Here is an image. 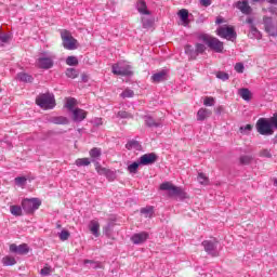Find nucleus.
<instances>
[{
  "label": "nucleus",
  "instance_id": "nucleus-33",
  "mask_svg": "<svg viewBox=\"0 0 277 277\" xmlns=\"http://www.w3.org/2000/svg\"><path fill=\"white\" fill-rule=\"evenodd\" d=\"M75 105H77V100L75 97L67 98L65 107H67L69 111H75Z\"/></svg>",
  "mask_w": 277,
  "mask_h": 277
},
{
  "label": "nucleus",
  "instance_id": "nucleus-24",
  "mask_svg": "<svg viewBox=\"0 0 277 277\" xmlns=\"http://www.w3.org/2000/svg\"><path fill=\"white\" fill-rule=\"evenodd\" d=\"M238 94L243 101H252V92L248 88L238 90Z\"/></svg>",
  "mask_w": 277,
  "mask_h": 277
},
{
  "label": "nucleus",
  "instance_id": "nucleus-11",
  "mask_svg": "<svg viewBox=\"0 0 277 277\" xmlns=\"http://www.w3.org/2000/svg\"><path fill=\"white\" fill-rule=\"evenodd\" d=\"M157 159L158 156L155 153L144 154L140 157L138 163H141V166H153V163H155Z\"/></svg>",
  "mask_w": 277,
  "mask_h": 277
},
{
  "label": "nucleus",
  "instance_id": "nucleus-54",
  "mask_svg": "<svg viewBox=\"0 0 277 277\" xmlns=\"http://www.w3.org/2000/svg\"><path fill=\"white\" fill-rule=\"evenodd\" d=\"M240 130L250 133L252 131V124H247L245 128L241 127Z\"/></svg>",
  "mask_w": 277,
  "mask_h": 277
},
{
  "label": "nucleus",
  "instance_id": "nucleus-3",
  "mask_svg": "<svg viewBox=\"0 0 277 277\" xmlns=\"http://www.w3.org/2000/svg\"><path fill=\"white\" fill-rule=\"evenodd\" d=\"M36 105L41 109H53L55 107V96L51 93H42L36 97Z\"/></svg>",
  "mask_w": 277,
  "mask_h": 277
},
{
  "label": "nucleus",
  "instance_id": "nucleus-61",
  "mask_svg": "<svg viewBox=\"0 0 277 277\" xmlns=\"http://www.w3.org/2000/svg\"><path fill=\"white\" fill-rule=\"evenodd\" d=\"M261 1H265V0H252L253 3H259Z\"/></svg>",
  "mask_w": 277,
  "mask_h": 277
},
{
  "label": "nucleus",
  "instance_id": "nucleus-34",
  "mask_svg": "<svg viewBox=\"0 0 277 277\" xmlns=\"http://www.w3.org/2000/svg\"><path fill=\"white\" fill-rule=\"evenodd\" d=\"M140 166H142V163H140V161H135L128 166V171L130 174H137V168H140Z\"/></svg>",
  "mask_w": 277,
  "mask_h": 277
},
{
  "label": "nucleus",
  "instance_id": "nucleus-37",
  "mask_svg": "<svg viewBox=\"0 0 277 277\" xmlns=\"http://www.w3.org/2000/svg\"><path fill=\"white\" fill-rule=\"evenodd\" d=\"M121 98H133L135 96V92L131 89H126L121 94Z\"/></svg>",
  "mask_w": 277,
  "mask_h": 277
},
{
  "label": "nucleus",
  "instance_id": "nucleus-25",
  "mask_svg": "<svg viewBox=\"0 0 277 277\" xmlns=\"http://www.w3.org/2000/svg\"><path fill=\"white\" fill-rule=\"evenodd\" d=\"M126 148L127 150H141L142 149V145H140V142L135 141V140H131L128 141V143L126 144Z\"/></svg>",
  "mask_w": 277,
  "mask_h": 277
},
{
  "label": "nucleus",
  "instance_id": "nucleus-28",
  "mask_svg": "<svg viewBox=\"0 0 277 277\" xmlns=\"http://www.w3.org/2000/svg\"><path fill=\"white\" fill-rule=\"evenodd\" d=\"M2 265L5 267L16 265V259H14V256L6 255L2 259Z\"/></svg>",
  "mask_w": 277,
  "mask_h": 277
},
{
  "label": "nucleus",
  "instance_id": "nucleus-64",
  "mask_svg": "<svg viewBox=\"0 0 277 277\" xmlns=\"http://www.w3.org/2000/svg\"><path fill=\"white\" fill-rule=\"evenodd\" d=\"M272 36H276L275 34H272Z\"/></svg>",
  "mask_w": 277,
  "mask_h": 277
},
{
  "label": "nucleus",
  "instance_id": "nucleus-5",
  "mask_svg": "<svg viewBox=\"0 0 277 277\" xmlns=\"http://www.w3.org/2000/svg\"><path fill=\"white\" fill-rule=\"evenodd\" d=\"M255 129L260 135H274L272 119L260 118L255 123Z\"/></svg>",
  "mask_w": 277,
  "mask_h": 277
},
{
  "label": "nucleus",
  "instance_id": "nucleus-56",
  "mask_svg": "<svg viewBox=\"0 0 277 277\" xmlns=\"http://www.w3.org/2000/svg\"><path fill=\"white\" fill-rule=\"evenodd\" d=\"M222 111H224V108L222 106H219L216 109H215V114L220 115L222 114Z\"/></svg>",
  "mask_w": 277,
  "mask_h": 277
},
{
  "label": "nucleus",
  "instance_id": "nucleus-36",
  "mask_svg": "<svg viewBox=\"0 0 277 277\" xmlns=\"http://www.w3.org/2000/svg\"><path fill=\"white\" fill-rule=\"evenodd\" d=\"M67 66H79V60L77 56H68L66 58Z\"/></svg>",
  "mask_w": 277,
  "mask_h": 277
},
{
  "label": "nucleus",
  "instance_id": "nucleus-50",
  "mask_svg": "<svg viewBox=\"0 0 277 277\" xmlns=\"http://www.w3.org/2000/svg\"><path fill=\"white\" fill-rule=\"evenodd\" d=\"M245 68H246V67L242 65V63H237V64L235 65V70H236V72L241 74V72H243Z\"/></svg>",
  "mask_w": 277,
  "mask_h": 277
},
{
  "label": "nucleus",
  "instance_id": "nucleus-7",
  "mask_svg": "<svg viewBox=\"0 0 277 277\" xmlns=\"http://www.w3.org/2000/svg\"><path fill=\"white\" fill-rule=\"evenodd\" d=\"M220 245V241L217 239H212V240H203L201 242V246L205 249V252L209 254L210 256H220V251H217V246Z\"/></svg>",
  "mask_w": 277,
  "mask_h": 277
},
{
  "label": "nucleus",
  "instance_id": "nucleus-27",
  "mask_svg": "<svg viewBox=\"0 0 277 277\" xmlns=\"http://www.w3.org/2000/svg\"><path fill=\"white\" fill-rule=\"evenodd\" d=\"M95 170L98 174L103 175V176H114V172L109 169L103 168L101 167L98 163L95 167Z\"/></svg>",
  "mask_w": 277,
  "mask_h": 277
},
{
  "label": "nucleus",
  "instance_id": "nucleus-31",
  "mask_svg": "<svg viewBox=\"0 0 277 277\" xmlns=\"http://www.w3.org/2000/svg\"><path fill=\"white\" fill-rule=\"evenodd\" d=\"M141 213L145 215V217H151L153 213H155V208L153 206H148L146 208L141 209Z\"/></svg>",
  "mask_w": 277,
  "mask_h": 277
},
{
  "label": "nucleus",
  "instance_id": "nucleus-9",
  "mask_svg": "<svg viewBox=\"0 0 277 277\" xmlns=\"http://www.w3.org/2000/svg\"><path fill=\"white\" fill-rule=\"evenodd\" d=\"M217 36L221 38H226V40H237V32L235 31V28L233 27H221L217 29Z\"/></svg>",
  "mask_w": 277,
  "mask_h": 277
},
{
  "label": "nucleus",
  "instance_id": "nucleus-29",
  "mask_svg": "<svg viewBox=\"0 0 277 277\" xmlns=\"http://www.w3.org/2000/svg\"><path fill=\"white\" fill-rule=\"evenodd\" d=\"M253 159L254 158L252 156L243 155V156H240L239 163H240V166H250V163H252Z\"/></svg>",
  "mask_w": 277,
  "mask_h": 277
},
{
  "label": "nucleus",
  "instance_id": "nucleus-2",
  "mask_svg": "<svg viewBox=\"0 0 277 277\" xmlns=\"http://www.w3.org/2000/svg\"><path fill=\"white\" fill-rule=\"evenodd\" d=\"M159 189H161V192H169L168 196L170 198H174V196L180 198V200H185V198H187V193H185L183 188L174 186L170 182H163L162 184H160Z\"/></svg>",
  "mask_w": 277,
  "mask_h": 277
},
{
  "label": "nucleus",
  "instance_id": "nucleus-53",
  "mask_svg": "<svg viewBox=\"0 0 277 277\" xmlns=\"http://www.w3.org/2000/svg\"><path fill=\"white\" fill-rule=\"evenodd\" d=\"M199 3L203 8H209V5H211V0H199Z\"/></svg>",
  "mask_w": 277,
  "mask_h": 277
},
{
  "label": "nucleus",
  "instance_id": "nucleus-12",
  "mask_svg": "<svg viewBox=\"0 0 277 277\" xmlns=\"http://www.w3.org/2000/svg\"><path fill=\"white\" fill-rule=\"evenodd\" d=\"M10 252L14 254H28L29 253V246L27 243H22L17 246L16 243L10 245Z\"/></svg>",
  "mask_w": 277,
  "mask_h": 277
},
{
  "label": "nucleus",
  "instance_id": "nucleus-23",
  "mask_svg": "<svg viewBox=\"0 0 277 277\" xmlns=\"http://www.w3.org/2000/svg\"><path fill=\"white\" fill-rule=\"evenodd\" d=\"M101 228V224L97 221H91L89 224V230L94 235V237H98L101 234L98 233Z\"/></svg>",
  "mask_w": 277,
  "mask_h": 277
},
{
  "label": "nucleus",
  "instance_id": "nucleus-48",
  "mask_svg": "<svg viewBox=\"0 0 277 277\" xmlns=\"http://www.w3.org/2000/svg\"><path fill=\"white\" fill-rule=\"evenodd\" d=\"M263 12H269L273 16H277V9L275 6H269L268 9H263Z\"/></svg>",
  "mask_w": 277,
  "mask_h": 277
},
{
  "label": "nucleus",
  "instance_id": "nucleus-60",
  "mask_svg": "<svg viewBox=\"0 0 277 277\" xmlns=\"http://www.w3.org/2000/svg\"><path fill=\"white\" fill-rule=\"evenodd\" d=\"M91 264V265H94V261H91V260H84V265H88V264Z\"/></svg>",
  "mask_w": 277,
  "mask_h": 277
},
{
  "label": "nucleus",
  "instance_id": "nucleus-17",
  "mask_svg": "<svg viewBox=\"0 0 277 277\" xmlns=\"http://www.w3.org/2000/svg\"><path fill=\"white\" fill-rule=\"evenodd\" d=\"M212 114L213 113L209 108H200L197 113V120H199V122H202L207 120V118H211Z\"/></svg>",
  "mask_w": 277,
  "mask_h": 277
},
{
  "label": "nucleus",
  "instance_id": "nucleus-21",
  "mask_svg": "<svg viewBox=\"0 0 277 277\" xmlns=\"http://www.w3.org/2000/svg\"><path fill=\"white\" fill-rule=\"evenodd\" d=\"M177 15L180 16L184 26L187 27V25H189V11H187V9H182L179 11Z\"/></svg>",
  "mask_w": 277,
  "mask_h": 277
},
{
  "label": "nucleus",
  "instance_id": "nucleus-45",
  "mask_svg": "<svg viewBox=\"0 0 277 277\" xmlns=\"http://www.w3.org/2000/svg\"><path fill=\"white\" fill-rule=\"evenodd\" d=\"M260 157H265L266 159H272V151L267 148L260 150Z\"/></svg>",
  "mask_w": 277,
  "mask_h": 277
},
{
  "label": "nucleus",
  "instance_id": "nucleus-38",
  "mask_svg": "<svg viewBox=\"0 0 277 277\" xmlns=\"http://www.w3.org/2000/svg\"><path fill=\"white\" fill-rule=\"evenodd\" d=\"M90 158H78L76 160V166H78V168H81L83 166H90Z\"/></svg>",
  "mask_w": 277,
  "mask_h": 277
},
{
  "label": "nucleus",
  "instance_id": "nucleus-20",
  "mask_svg": "<svg viewBox=\"0 0 277 277\" xmlns=\"http://www.w3.org/2000/svg\"><path fill=\"white\" fill-rule=\"evenodd\" d=\"M136 9H137V12H140V14H145L147 16H149V14H150V11L148 10V6L146 5V1H144V0H137Z\"/></svg>",
  "mask_w": 277,
  "mask_h": 277
},
{
  "label": "nucleus",
  "instance_id": "nucleus-62",
  "mask_svg": "<svg viewBox=\"0 0 277 277\" xmlns=\"http://www.w3.org/2000/svg\"><path fill=\"white\" fill-rule=\"evenodd\" d=\"M274 185H277V179L274 181Z\"/></svg>",
  "mask_w": 277,
  "mask_h": 277
},
{
  "label": "nucleus",
  "instance_id": "nucleus-63",
  "mask_svg": "<svg viewBox=\"0 0 277 277\" xmlns=\"http://www.w3.org/2000/svg\"><path fill=\"white\" fill-rule=\"evenodd\" d=\"M266 31H269V27H266Z\"/></svg>",
  "mask_w": 277,
  "mask_h": 277
},
{
  "label": "nucleus",
  "instance_id": "nucleus-57",
  "mask_svg": "<svg viewBox=\"0 0 277 277\" xmlns=\"http://www.w3.org/2000/svg\"><path fill=\"white\" fill-rule=\"evenodd\" d=\"M266 3H271V5H277V0H264Z\"/></svg>",
  "mask_w": 277,
  "mask_h": 277
},
{
  "label": "nucleus",
  "instance_id": "nucleus-14",
  "mask_svg": "<svg viewBox=\"0 0 277 277\" xmlns=\"http://www.w3.org/2000/svg\"><path fill=\"white\" fill-rule=\"evenodd\" d=\"M71 114L74 122H83L88 118V111L81 108H75Z\"/></svg>",
  "mask_w": 277,
  "mask_h": 277
},
{
  "label": "nucleus",
  "instance_id": "nucleus-10",
  "mask_svg": "<svg viewBox=\"0 0 277 277\" xmlns=\"http://www.w3.org/2000/svg\"><path fill=\"white\" fill-rule=\"evenodd\" d=\"M113 72L120 77H131L133 75V71H131V66H120L118 64L113 65Z\"/></svg>",
  "mask_w": 277,
  "mask_h": 277
},
{
  "label": "nucleus",
  "instance_id": "nucleus-1",
  "mask_svg": "<svg viewBox=\"0 0 277 277\" xmlns=\"http://www.w3.org/2000/svg\"><path fill=\"white\" fill-rule=\"evenodd\" d=\"M199 40L200 42H203V44H206L211 51H214V53H222L224 51V42L209 34L199 35Z\"/></svg>",
  "mask_w": 277,
  "mask_h": 277
},
{
  "label": "nucleus",
  "instance_id": "nucleus-8",
  "mask_svg": "<svg viewBox=\"0 0 277 277\" xmlns=\"http://www.w3.org/2000/svg\"><path fill=\"white\" fill-rule=\"evenodd\" d=\"M207 51V45L203 43H197L196 49L192 45H186L185 47V53L190 57V60H196L198 55H202Z\"/></svg>",
  "mask_w": 277,
  "mask_h": 277
},
{
  "label": "nucleus",
  "instance_id": "nucleus-42",
  "mask_svg": "<svg viewBox=\"0 0 277 277\" xmlns=\"http://www.w3.org/2000/svg\"><path fill=\"white\" fill-rule=\"evenodd\" d=\"M70 237V232L66 230V229H63L61 233H60V239L61 241H68V238Z\"/></svg>",
  "mask_w": 277,
  "mask_h": 277
},
{
  "label": "nucleus",
  "instance_id": "nucleus-19",
  "mask_svg": "<svg viewBox=\"0 0 277 277\" xmlns=\"http://www.w3.org/2000/svg\"><path fill=\"white\" fill-rule=\"evenodd\" d=\"M166 77H168V71L161 70L151 76V80L154 83H161V81H166Z\"/></svg>",
  "mask_w": 277,
  "mask_h": 277
},
{
  "label": "nucleus",
  "instance_id": "nucleus-55",
  "mask_svg": "<svg viewBox=\"0 0 277 277\" xmlns=\"http://www.w3.org/2000/svg\"><path fill=\"white\" fill-rule=\"evenodd\" d=\"M89 79L90 78L88 77V75H85V74L81 75V81H83V83H88Z\"/></svg>",
  "mask_w": 277,
  "mask_h": 277
},
{
  "label": "nucleus",
  "instance_id": "nucleus-39",
  "mask_svg": "<svg viewBox=\"0 0 277 277\" xmlns=\"http://www.w3.org/2000/svg\"><path fill=\"white\" fill-rule=\"evenodd\" d=\"M197 181L200 185H209V177L205 173H199Z\"/></svg>",
  "mask_w": 277,
  "mask_h": 277
},
{
  "label": "nucleus",
  "instance_id": "nucleus-26",
  "mask_svg": "<svg viewBox=\"0 0 277 277\" xmlns=\"http://www.w3.org/2000/svg\"><path fill=\"white\" fill-rule=\"evenodd\" d=\"M17 79L19 81H23L24 83H32L34 82V77L31 75L25 74V72L17 74Z\"/></svg>",
  "mask_w": 277,
  "mask_h": 277
},
{
  "label": "nucleus",
  "instance_id": "nucleus-58",
  "mask_svg": "<svg viewBox=\"0 0 277 277\" xmlns=\"http://www.w3.org/2000/svg\"><path fill=\"white\" fill-rule=\"evenodd\" d=\"M247 23H248V25H251V27H252V25H254V19L252 17H249V18H247Z\"/></svg>",
  "mask_w": 277,
  "mask_h": 277
},
{
  "label": "nucleus",
  "instance_id": "nucleus-59",
  "mask_svg": "<svg viewBox=\"0 0 277 277\" xmlns=\"http://www.w3.org/2000/svg\"><path fill=\"white\" fill-rule=\"evenodd\" d=\"M224 23V19L222 17L216 18V25H222Z\"/></svg>",
  "mask_w": 277,
  "mask_h": 277
},
{
  "label": "nucleus",
  "instance_id": "nucleus-51",
  "mask_svg": "<svg viewBox=\"0 0 277 277\" xmlns=\"http://www.w3.org/2000/svg\"><path fill=\"white\" fill-rule=\"evenodd\" d=\"M250 32L253 34V36L255 38H259V34H261V32H259V29H256V27H254V25L250 26Z\"/></svg>",
  "mask_w": 277,
  "mask_h": 277
},
{
  "label": "nucleus",
  "instance_id": "nucleus-32",
  "mask_svg": "<svg viewBox=\"0 0 277 277\" xmlns=\"http://www.w3.org/2000/svg\"><path fill=\"white\" fill-rule=\"evenodd\" d=\"M66 77H68L69 79H77L79 77V70L75 68H67Z\"/></svg>",
  "mask_w": 277,
  "mask_h": 277
},
{
  "label": "nucleus",
  "instance_id": "nucleus-40",
  "mask_svg": "<svg viewBox=\"0 0 277 277\" xmlns=\"http://www.w3.org/2000/svg\"><path fill=\"white\" fill-rule=\"evenodd\" d=\"M142 23H143L144 29H150V27H153L155 22L151 18L143 17Z\"/></svg>",
  "mask_w": 277,
  "mask_h": 277
},
{
  "label": "nucleus",
  "instance_id": "nucleus-6",
  "mask_svg": "<svg viewBox=\"0 0 277 277\" xmlns=\"http://www.w3.org/2000/svg\"><path fill=\"white\" fill-rule=\"evenodd\" d=\"M40 205H42V201H40L38 198L24 199L22 201V208L27 214H31L35 211H38V209H40Z\"/></svg>",
  "mask_w": 277,
  "mask_h": 277
},
{
  "label": "nucleus",
  "instance_id": "nucleus-16",
  "mask_svg": "<svg viewBox=\"0 0 277 277\" xmlns=\"http://www.w3.org/2000/svg\"><path fill=\"white\" fill-rule=\"evenodd\" d=\"M236 8L240 10L242 14H252V6H250L248 0L238 1Z\"/></svg>",
  "mask_w": 277,
  "mask_h": 277
},
{
  "label": "nucleus",
  "instance_id": "nucleus-15",
  "mask_svg": "<svg viewBox=\"0 0 277 277\" xmlns=\"http://www.w3.org/2000/svg\"><path fill=\"white\" fill-rule=\"evenodd\" d=\"M37 66L43 68V70H49V68H53V60L51 57H39Z\"/></svg>",
  "mask_w": 277,
  "mask_h": 277
},
{
  "label": "nucleus",
  "instance_id": "nucleus-52",
  "mask_svg": "<svg viewBox=\"0 0 277 277\" xmlns=\"http://www.w3.org/2000/svg\"><path fill=\"white\" fill-rule=\"evenodd\" d=\"M263 23H264V25H273V19H272V17H269V16H264L263 17Z\"/></svg>",
  "mask_w": 277,
  "mask_h": 277
},
{
  "label": "nucleus",
  "instance_id": "nucleus-49",
  "mask_svg": "<svg viewBox=\"0 0 277 277\" xmlns=\"http://www.w3.org/2000/svg\"><path fill=\"white\" fill-rule=\"evenodd\" d=\"M10 36L5 32H0V42H9Z\"/></svg>",
  "mask_w": 277,
  "mask_h": 277
},
{
  "label": "nucleus",
  "instance_id": "nucleus-4",
  "mask_svg": "<svg viewBox=\"0 0 277 277\" xmlns=\"http://www.w3.org/2000/svg\"><path fill=\"white\" fill-rule=\"evenodd\" d=\"M61 38H62L63 47L67 51H75L76 49H79V41H77V39L72 37V34L70 31L62 30Z\"/></svg>",
  "mask_w": 277,
  "mask_h": 277
},
{
  "label": "nucleus",
  "instance_id": "nucleus-41",
  "mask_svg": "<svg viewBox=\"0 0 277 277\" xmlns=\"http://www.w3.org/2000/svg\"><path fill=\"white\" fill-rule=\"evenodd\" d=\"M216 79H221V81H228L230 76L225 71H216Z\"/></svg>",
  "mask_w": 277,
  "mask_h": 277
},
{
  "label": "nucleus",
  "instance_id": "nucleus-18",
  "mask_svg": "<svg viewBox=\"0 0 277 277\" xmlns=\"http://www.w3.org/2000/svg\"><path fill=\"white\" fill-rule=\"evenodd\" d=\"M48 122L52 124H68L70 121L67 117L64 116H57V117H49Z\"/></svg>",
  "mask_w": 277,
  "mask_h": 277
},
{
  "label": "nucleus",
  "instance_id": "nucleus-22",
  "mask_svg": "<svg viewBox=\"0 0 277 277\" xmlns=\"http://www.w3.org/2000/svg\"><path fill=\"white\" fill-rule=\"evenodd\" d=\"M145 124H146V127H149V129H153V128L157 129V128L161 127V121H156L153 117L146 116Z\"/></svg>",
  "mask_w": 277,
  "mask_h": 277
},
{
  "label": "nucleus",
  "instance_id": "nucleus-44",
  "mask_svg": "<svg viewBox=\"0 0 277 277\" xmlns=\"http://www.w3.org/2000/svg\"><path fill=\"white\" fill-rule=\"evenodd\" d=\"M203 105L206 107H213V105H215V98L213 97H206L203 101Z\"/></svg>",
  "mask_w": 277,
  "mask_h": 277
},
{
  "label": "nucleus",
  "instance_id": "nucleus-47",
  "mask_svg": "<svg viewBox=\"0 0 277 277\" xmlns=\"http://www.w3.org/2000/svg\"><path fill=\"white\" fill-rule=\"evenodd\" d=\"M41 276H49L51 275V266H44L41 271H40Z\"/></svg>",
  "mask_w": 277,
  "mask_h": 277
},
{
  "label": "nucleus",
  "instance_id": "nucleus-30",
  "mask_svg": "<svg viewBox=\"0 0 277 277\" xmlns=\"http://www.w3.org/2000/svg\"><path fill=\"white\" fill-rule=\"evenodd\" d=\"M10 212L12 215H15V217H21V215H23V208H21V206H11Z\"/></svg>",
  "mask_w": 277,
  "mask_h": 277
},
{
  "label": "nucleus",
  "instance_id": "nucleus-35",
  "mask_svg": "<svg viewBox=\"0 0 277 277\" xmlns=\"http://www.w3.org/2000/svg\"><path fill=\"white\" fill-rule=\"evenodd\" d=\"M89 155L92 159H98L102 155L101 148L94 147L89 151Z\"/></svg>",
  "mask_w": 277,
  "mask_h": 277
},
{
  "label": "nucleus",
  "instance_id": "nucleus-43",
  "mask_svg": "<svg viewBox=\"0 0 277 277\" xmlns=\"http://www.w3.org/2000/svg\"><path fill=\"white\" fill-rule=\"evenodd\" d=\"M27 184V177L25 176H17L15 177V185H19L21 187H23V185Z\"/></svg>",
  "mask_w": 277,
  "mask_h": 277
},
{
  "label": "nucleus",
  "instance_id": "nucleus-46",
  "mask_svg": "<svg viewBox=\"0 0 277 277\" xmlns=\"http://www.w3.org/2000/svg\"><path fill=\"white\" fill-rule=\"evenodd\" d=\"M118 118H133V115L131 113H128L126 110H120L117 114Z\"/></svg>",
  "mask_w": 277,
  "mask_h": 277
},
{
  "label": "nucleus",
  "instance_id": "nucleus-13",
  "mask_svg": "<svg viewBox=\"0 0 277 277\" xmlns=\"http://www.w3.org/2000/svg\"><path fill=\"white\" fill-rule=\"evenodd\" d=\"M148 237H149V234L147 232H141V233L134 234L131 237V241L134 245L140 246V245L146 242Z\"/></svg>",
  "mask_w": 277,
  "mask_h": 277
}]
</instances>
